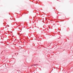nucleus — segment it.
Instances as JSON below:
<instances>
[{"mask_svg":"<svg viewBox=\"0 0 73 73\" xmlns=\"http://www.w3.org/2000/svg\"><path fill=\"white\" fill-rule=\"evenodd\" d=\"M48 27H49V29H50V27H49V26Z\"/></svg>","mask_w":73,"mask_h":73,"instance_id":"f03ea898","label":"nucleus"},{"mask_svg":"<svg viewBox=\"0 0 73 73\" xmlns=\"http://www.w3.org/2000/svg\"><path fill=\"white\" fill-rule=\"evenodd\" d=\"M33 65H36V64L33 65H32L31 66H33Z\"/></svg>","mask_w":73,"mask_h":73,"instance_id":"f257e3e1","label":"nucleus"}]
</instances>
